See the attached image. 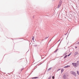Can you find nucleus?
I'll list each match as a JSON object with an SVG mask.
<instances>
[{"label":"nucleus","mask_w":79,"mask_h":79,"mask_svg":"<svg viewBox=\"0 0 79 79\" xmlns=\"http://www.w3.org/2000/svg\"><path fill=\"white\" fill-rule=\"evenodd\" d=\"M70 73L71 74H73V75L74 76H76V73H75V72L71 71L70 72Z\"/></svg>","instance_id":"1"},{"label":"nucleus","mask_w":79,"mask_h":79,"mask_svg":"<svg viewBox=\"0 0 79 79\" xmlns=\"http://www.w3.org/2000/svg\"><path fill=\"white\" fill-rule=\"evenodd\" d=\"M61 2H62V1H60V3L59 5H58L57 8H60V7L61 6Z\"/></svg>","instance_id":"2"},{"label":"nucleus","mask_w":79,"mask_h":79,"mask_svg":"<svg viewBox=\"0 0 79 79\" xmlns=\"http://www.w3.org/2000/svg\"><path fill=\"white\" fill-rule=\"evenodd\" d=\"M72 64L73 66H75V67H77V64H76V63H72Z\"/></svg>","instance_id":"3"},{"label":"nucleus","mask_w":79,"mask_h":79,"mask_svg":"<svg viewBox=\"0 0 79 79\" xmlns=\"http://www.w3.org/2000/svg\"><path fill=\"white\" fill-rule=\"evenodd\" d=\"M69 67H70V65H67V66H65L64 67V68H69Z\"/></svg>","instance_id":"4"},{"label":"nucleus","mask_w":79,"mask_h":79,"mask_svg":"<svg viewBox=\"0 0 79 79\" xmlns=\"http://www.w3.org/2000/svg\"><path fill=\"white\" fill-rule=\"evenodd\" d=\"M74 54H75V55H77V54H78V52H76Z\"/></svg>","instance_id":"5"},{"label":"nucleus","mask_w":79,"mask_h":79,"mask_svg":"<svg viewBox=\"0 0 79 79\" xmlns=\"http://www.w3.org/2000/svg\"><path fill=\"white\" fill-rule=\"evenodd\" d=\"M66 77L65 75L64 76H63L64 79H66Z\"/></svg>","instance_id":"6"},{"label":"nucleus","mask_w":79,"mask_h":79,"mask_svg":"<svg viewBox=\"0 0 79 79\" xmlns=\"http://www.w3.org/2000/svg\"><path fill=\"white\" fill-rule=\"evenodd\" d=\"M77 73L78 75H79V71H77Z\"/></svg>","instance_id":"7"},{"label":"nucleus","mask_w":79,"mask_h":79,"mask_svg":"<svg viewBox=\"0 0 79 79\" xmlns=\"http://www.w3.org/2000/svg\"><path fill=\"white\" fill-rule=\"evenodd\" d=\"M67 55H66L64 57V58H66V57H67Z\"/></svg>","instance_id":"8"},{"label":"nucleus","mask_w":79,"mask_h":79,"mask_svg":"<svg viewBox=\"0 0 79 79\" xmlns=\"http://www.w3.org/2000/svg\"><path fill=\"white\" fill-rule=\"evenodd\" d=\"M61 71L62 72H63V71H64V70L63 69H62Z\"/></svg>","instance_id":"9"},{"label":"nucleus","mask_w":79,"mask_h":79,"mask_svg":"<svg viewBox=\"0 0 79 79\" xmlns=\"http://www.w3.org/2000/svg\"><path fill=\"white\" fill-rule=\"evenodd\" d=\"M71 54H70L69 55H68V56H70V55H71Z\"/></svg>","instance_id":"10"},{"label":"nucleus","mask_w":79,"mask_h":79,"mask_svg":"<svg viewBox=\"0 0 79 79\" xmlns=\"http://www.w3.org/2000/svg\"><path fill=\"white\" fill-rule=\"evenodd\" d=\"M55 78V77H54V76H52V79H54Z\"/></svg>","instance_id":"11"},{"label":"nucleus","mask_w":79,"mask_h":79,"mask_svg":"<svg viewBox=\"0 0 79 79\" xmlns=\"http://www.w3.org/2000/svg\"><path fill=\"white\" fill-rule=\"evenodd\" d=\"M32 40H34V36L33 37Z\"/></svg>","instance_id":"12"},{"label":"nucleus","mask_w":79,"mask_h":79,"mask_svg":"<svg viewBox=\"0 0 79 79\" xmlns=\"http://www.w3.org/2000/svg\"><path fill=\"white\" fill-rule=\"evenodd\" d=\"M55 52H57V50H56Z\"/></svg>","instance_id":"13"},{"label":"nucleus","mask_w":79,"mask_h":79,"mask_svg":"<svg viewBox=\"0 0 79 79\" xmlns=\"http://www.w3.org/2000/svg\"><path fill=\"white\" fill-rule=\"evenodd\" d=\"M37 77H35V78H37Z\"/></svg>","instance_id":"14"},{"label":"nucleus","mask_w":79,"mask_h":79,"mask_svg":"<svg viewBox=\"0 0 79 79\" xmlns=\"http://www.w3.org/2000/svg\"><path fill=\"white\" fill-rule=\"evenodd\" d=\"M76 48H77V47H76Z\"/></svg>","instance_id":"15"}]
</instances>
